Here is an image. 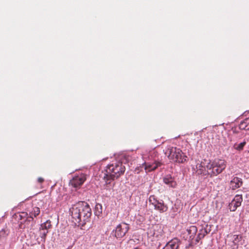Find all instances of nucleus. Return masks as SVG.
<instances>
[{
	"mask_svg": "<svg viewBox=\"0 0 249 249\" xmlns=\"http://www.w3.org/2000/svg\"><path fill=\"white\" fill-rule=\"evenodd\" d=\"M70 213L72 217V222L78 226H84L89 220L91 215L89 206L83 201L73 205L70 209Z\"/></svg>",
	"mask_w": 249,
	"mask_h": 249,
	"instance_id": "f257e3e1",
	"label": "nucleus"
},
{
	"mask_svg": "<svg viewBox=\"0 0 249 249\" xmlns=\"http://www.w3.org/2000/svg\"><path fill=\"white\" fill-rule=\"evenodd\" d=\"M125 170V166L121 162L117 161L110 163L107 166L103 179L106 184H109L112 180L123 175Z\"/></svg>",
	"mask_w": 249,
	"mask_h": 249,
	"instance_id": "f03ea898",
	"label": "nucleus"
},
{
	"mask_svg": "<svg viewBox=\"0 0 249 249\" xmlns=\"http://www.w3.org/2000/svg\"><path fill=\"white\" fill-rule=\"evenodd\" d=\"M227 166V162L223 159H216L206 165L208 175L210 177L216 176L221 173Z\"/></svg>",
	"mask_w": 249,
	"mask_h": 249,
	"instance_id": "7ed1b4c3",
	"label": "nucleus"
},
{
	"mask_svg": "<svg viewBox=\"0 0 249 249\" xmlns=\"http://www.w3.org/2000/svg\"><path fill=\"white\" fill-rule=\"evenodd\" d=\"M129 229V226L125 223H121L118 225L111 234L117 239H120L125 236Z\"/></svg>",
	"mask_w": 249,
	"mask_h": 249,
	"instance_id": "20e7f679",
	"label": "nucleus"
},
{
	"mask_svg": "<svg viewBox=\"0 0 249 249\" xmlns=\"http://www.w3.org/2000/svg\"><path fill=\"white\" fill-rule=\"evenodd\" d=\"M149 202L151 205L154 207L155 209L159 211L160 213L165 212L168 210V207L167 205L164 203L163 201L158 200L154 195L150 196Z\"/></svg>",
	"mask_w": 249,
	"mask_h": 249,
	"instance_id": "39448f33",
	"label": "nucleus"
},
{
	"mask_svg": "<svg viewBox=\"0 0 249 249\" xmlns=\"http://www.w3.org/2000/svg\"><path fill=\"white\" fill-rule=\"evenodd\" d=\"M86 175L85 174H80L74 176L70 181V184L75 188H79L86 181Z\"/></svg>",
	"mask_w": 249,
	"mask_h": 249,
	"instance_id": "423d86ee",
	"label": "nucleus"
},
{
	"mask_svg": "<svg viewBox=\"0 0 249 249\" xmlns=\"http://www.w3.org/2000/svg\"><path fill=\"white\" fill-rule=\"evenodd\" d=\"M150 234L158 240L162 238L163 235V230L160 225H155L153 226L149 230Z\"/></svg>",
	"mask_w": 249,
	"mask_h": 249,
	"instance_id": "0eeeda50",
	"label": "nucleus"
},
{
	"mask_svg": "<svg viewBox=\"0 0 249 249\" xmlns=\"http://www.w3.org/2000/svg\"><path fill=\"white\" fill-rule=\"evenodd\" d=\"M179 148L176 147L169 146L165 149L164 154L168 157L169 160L174 161L177 156V154L179 152Z\"/></svg>",
	"mask_w": 249,
	"mask_h": 249,
	"instance_id": "6e6552de",
	"label": "nucleus"
},
{
	"mask_svg": "<svg viewBox=\"0 0 249 249\" xmlns=\"http://www.w3.org/2000/svg\"><path fill=\"white\" fill-rule=\"evenodd\" d=\"M161 165V163L158 161H155L153 163H150L149 162L147 163L145 162L144 163L142 164V166H144V169L146 172H149L155 170Z\"/></svg>",
	"mask_w": 249,
	"mask_h": 249,
	"instance_id": "1a4fd4ad",
	"label": "nucleus"
},
{
	"mask_svg": "<svg viewBox=\"0 0 249 249\" xmlns=\"http://www.w3.org/2000/svg\"><path fill=\"white\" fill-rule=\"evenodd\" d=\"M179 152L178 153V154H177L176 158L173 162L178 163H184L187 162L188 160V158L185 153H184L180 149H179Z\"/></svg>",
	"mask_w": 249,
	"mask_h": 249,
	"instance_id": "9d476101",
	"label": "nucleus"
},
{
	"mask_svg": "<svg viewBox=\"0 0 249 249\" xmlns=\"http://www.w3.org/2000/svg\"><path fill=\"white\" fill-rule=\"evenodd\" d=\"M196 172L198 175H203L204 176L208 175L207 169H206V165H203V162L198 163L196 166L195 169Z\"/></svg>",
	"mask_w": 249,
	"mask_h": 249,
	"instance_id": "9b49d317",
	"label": "nucleus"
},
{
	"mask_svg": "<svg viewBox=\"0 0 249 249\" xmlns=\"http://www.w3.org/2000/svg\"><path fill=\"white\" fill-rule=\"evenodd\" d=\"M243 184V181L241 178L235 177L230 182L231 187L232 190H235L240 187Z\"/></svg>",
	"mask_w": 249,
	"mask_h": 249,
	"instance_id": "f8f14e48",
	"label": "nucleus"
},
{
	"mask_svg": "<svg viewBox=\"0 0 249 249\" xmlns=\"http://www.w3.org/2000/svg\"><path fill=\"white\" fill-rule=\"evenodd\" d=\"M208 225L206 226L205 228H202L199 230V233L196 239V243H198L199 240L203 238L210 231V229H208Z\"/></svg>",
	"mask_w": 249,
	"mask_h": 249,
	"instance_id": "ddd939ff",
	"label": "nucleus"
},
{
	"mask_svg": "<svg viewBox=\"0 0 249 249\" xmlns=\"http://www.w3.org/2000/svg\"><path fill=\"white\" fill-rule=\"evenodd\" d=\"M40 213V209L37 207H35L33 208L32 211L29 213V216L27 217V221H33L34 217H36Z\"/></svg>",
	"mask_w": 249,
	"mask_h": 249,
	"instance_id": "4468645a",
	"label": "nucleus"
},
{
	"mask_svg": "<svg viewBox=\"0 0 249 249\" xmlns=\"http://www.w3.org/2000/svg\"><path fill=\"white\" fill-rule=\"evenodd\" d=\"M179 245V241L177 238H174L166 245V248L169 249H178Z\"/></svg>",
	"mask_w": 249,
	"mask_h": 249,
	"instance_id": "2eb2a0df",
	"label": "nucleus"
},
{
	"mask_svg": "<svg viewBox=\"0 0 249 249\" xmlns=\"http://www.w3.org/2000/svg\"><path fill=\"white\" fill-rule=\"evenodd\" d=\"M163 182L169 187L175 188L177 186V183L170 176H166L163 178Z\"/></svg>",
	"mask_w": 249,
	"mask_h": 249,
	"instance_id": "dca6fc26",
	"label": "nucleus"
},
{
	"mask_svg": "<svg viewBox=\"0 0 249 249\" xmlns=\"http://www.w3.org/2000/svg\"><path fill=\"white\" fill-rule=\"evenodd\" d=\"M239 127L241 130H249V117L246 118L242 121L239 125Z\"/></svg>",
	"mask_w": 249,
	"mask_h": 249,
	"instance_id": "f3484780",
	"label": "nucleus"
},
{
	"mask_svg": "<svg viewBox=\"0 0 249 249\" xmlns=\"http://www.w3.org/2000/svg\"><path fill=\"white\" fill-rule=\"evenodd\" d=\"M197 231L196 227L195 226H192L187 229V231L188 234L190 235V238L193 239L196 235Z\"/></svg>",
	"mask_w": 249,
	"mask_h": 249,
	"instance_id": "a211bd4d",
	"label": "nucleus"
},
{
	"mask_svg": "<svg viewBox=\"0 0 249 249\" xmlns=\"http://www.w3.org/2000/svg\"><path fill=\"white\" fill-rule=\"evenodd\" d=\"M9 233V231L7 229H2L0 231V242L5 241Z\"/></svg>",
	"mask_w": 249,
	"mask_h": 249,
	"instance_id": "6ab92c4d",
	"label": "nucleus"
},
{
	"mask_svg": "<svg viewBox=\"0 0 249 249\" xmlns=\"http://www.w3.org/2000/svg\"><path fill=\"white\" fill-rule=\"evenodd\" d=\"M243 236L241 234L233 235L232 236V242L235 245H238L239 243L242 241Z\"/></svg>",
	"mask_w": 249,
	"mask_h": 249,
	"instance_id": "aec40b11",
	"label": "nucleus"
},
{
	"mask_svg": "<svg viewBox=\"0 0 249 249\" xmlns=\"http://www.w3.org/2000/svg\"><path fill=\"white\" fill-rule=\"evenodd\" d=\"M242 200L243 198L242 195H237L235 196L231 202H234V203H235L236 206L239 207L241 204Z\"/></svg>",
	"mask_w": 249,
	"mask_h": 249,
	"instance_id": "412c9836",
	"label": "nucleus"
},
{
	"mask_svg": "<svg viewBox=\"0 0 249 249\" xmlns=\"http://www.w3.org/2000/svg\"><path fill=\"white\" fill-rule=\"evenodd\" d=\"M51 222L50 220H47L44 223H42L40 225V230H47L52 228Z\"/></svg>",
	"mask_w": 249,
	"mask_h": 249,
	"instance_id": "4be33fe9",
	"label": "nucleus"
},
{
	"mask_svg": "<svg viewBox=\"0 0 249 249\" xmlns=\"http://www.w3.org/2000/svg\"><path fill=\"white\" fill-rule=\"evenodd\" d=\"M246 144V141H244L239 144H236V143L234 144V149H235L236 150H237L238 151H242L243 149V148Z\"/></svg>",
	"mask_w": 249,
	"mask_h": 249,
	"instance_id": "5701e85b",
	"label": "nucleus"
},
{
	"mask_svg": "<svg viewBox=\"0 0 249 249\" xmlns=\"http://www.w3.org/2000/svg\"><path fill=\"white\" fill-rule=\"evenodd\" d=\"M95 213L96 215L99 216L102 213L103 208H102V206L101 204H99V203L97 204L95 206Z\"/></svg>",
	"mask_w": 249,
	"mask_h": 249,
	"instance_id": "b1692460",
	"label": "nucleus"
},
{
	"mask_svg": "<svg viewBox=\"0 0 249 249\" xmlns=\"http://www.w3.org/2000/svg\"><path fill=\"white\" fill-rule=\"evenodd\" d=\"M48 233V231L47 230H40V236L41 238V241L43 242H45L46 235L47 233Z\"/></svg>",
	"mask_w": 249,
	"mask_h": 249,
	"instance_id": "393cba45",
	"label": "nucleus"
},
{
	"mask_svg": "<svg viewBox=\"0 0 249 249\" xmlns=\"http://www.w3.org/2000/svg\"><path fill=\"white\" fill-rule=\"evenodd\" d=\"M237 207H238L234 203V202H231L229 204V208L231 211H235Z\"/></svg>",
	"mask_w": 249,
	"mask_h": 249,
	"instance_id": "a878e982",
	"label": "nucleus"
},
{
	"mask_svg": "<svg viewBox=\"0 0 249 249\" xmlns=\"http://www.w3.org/2000/svg\"><path fill=\"white\" fill-rule=\"evenodd\" d=\"M37 181L39 183H42L44 181V179L42 177H39Z\"/></svg>",
	"mask_w": 249,
	"mask_h": 249,
	"instance_id": "bb28decb",
	"label": "nucleus"
},
{
	"mask_svg": "<svg viewBox=\"0 0 249 249\" xmlns=\"http://www.w3.org/2000/svg\"><path fill=\"white\" fill-rule=\"evenodd\" d=\"M28 215L27 213H24V212H23L21 213V214L20 215V217L21 218L22 217H25L26 216H27Z\"/></svg>",
	"mask_w": 249,
	"mask_h": 249,
	"instance_id": "cd10ccee",
	"label": "nucleus"
},
{
	"mask_svg": "<svg viewBox=\"0 0 249 249\" xmlns=\"http://www.w3.org/2000/svg\"><path fill=\"white\" fill-rule=\"evenodd\" d=\"M232 133L234 136L238 134L237 132L235 129L232 130Z\"/></svg>",
	"mask_w": 249,
	"mask_h": 249,
	"instance_id": "c85d7f7f",
	"label": "nucleus"
},
{
	"mask_svg": "<svg viewBox=\"0 0 249 249\" xmlns=\"http://www.w3.org/2000/svg\"><path fill=\"white\" fill-rule=\"evenodd\" d=\"M134 249H139L138 248H136Z\"/></svg>",
	"mask_w": 249,
	"mask_h": 249,
	"instance_id": "c756f323",
	"label": "nucleus"
}]
</instances>
